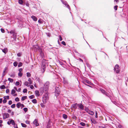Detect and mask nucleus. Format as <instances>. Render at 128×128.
<instances>
[{"instance_id": "61", "label": "nucleus", "mask_w": 128, "mask_h": 128, "mask_svg": "<svg viewBox=\"0 0 128 128\" xmlns=\"http://www.w3.org/2000/svg\"><path fill=\"white\" fill-rule=\"evenodd\" d=\"M10 76L11 77H14L15 76V74H11L10 75Z\"/></svg>"}, {"instance_id": "26", "label": "nucleus", "mask_w": 128, "mask_h": 128, "mask_svg": "<svg viewBox=\"0 0 128 128\" xmlns=\"http://www.w3.org/2000/svg\"><path fill=\"white\" fill-rule=\"evenodd\" d=\"M88 113L89 114L92 115L94 114V112L91 110H90V111H89Z\"/></svg>"}, {"instance_id": "41", "label": "nucleus", "mask_w": 128, "mask_h": 128, "mask_svg": "<svg viewBox=\"0 0 128 128\" xmlns=\"http://www.w3.org/2000/svg\"><path fill=\"white\" fill-rule=\"evenodd\" d=\"M28 81L29 82V83H30L31 84L32 83V81L31 79L30 78H29L28 80Z\"/></svg>"}, {"instance_id": "10", "label": "nucleus", "mask_w": 128, "mask_h": 128, "mask_svg": "<svg viewBox=\"0 0 128 128\" xmlns=\"http://www.w3.org/2000/svg\"><path fill=\"white\" fill-rule=\"evenodd\" d=\"M78 104L77 103H76L72 105V107L74 108V109L77 108L78 106Z\"/></svg>"}, {"instance_id": "22", "label": "nucleus", "mask_w": 128, "mask_h": 128, "mask_svg": "<svg viewBox=\"0 0 128 128\" xmlns=\"http://www.w3.org/2000/svg\"><path fill=\"white\" fill-rule=\"evenodd\" d=\"M2 52L4 53L5 54H6L7 52V50L6 48H5L4 49H2Z\"/></svg>"}, {"instance_id": "17", "label": "nucleus", "mask_w": 128, "mask_h": 128, "mask_svg": "<svg viewBox=\"0 0 128 128\" xmlns=\"http://www.w3.org/2000/svg\"><path fill=\"white\" fill-rule=\"evenodd\" d=\"M24 85L27 86H29L30 84H31L29 83V82H28L27 81H26L24 82Z\"/></svg>"}, {"instance_id": "13", "label": "nucleus", "mask_w": 128, "mask_h": 128, "mask_svg": "<svg viewBox=\"0 0 128 128\" xmlns=\"http://www.w3.org/2000/svg\"><path fill=\"white\" fill-rule=\"evenodd\" d=\"M60 90H58L57 91H55V96H58L60 94Z\"/></svg>"}, {"instance_id": "47", "label": "nucleus", "mask_w": 128, "mask_h": 128, "mask_svg": "<svg viewBox=\"0 0 128 128\" xmlns=\"http://www.w3.org/2000/svg\"><path fill=\"white\" fill-rule=\"evenodd\" d=\"M20 84V83L18 82H16L15 84V85L16 86H18Z\"/></svg>"}, {"instance_id": "49", "label": "nucleus", "mask_w": 128, "mask_h": 128, "mask_svg": "<svg viewBox=\"0 0 128 128\" xmlns=\"http://www.w3.org/2000/svg\"><path fill=\"white\" fill-rule=\"evenodd\" d=\"M24 112H26L28 110V108H24Z\"/></svg>"}, {"instance_id": "54", "label": "nucleus", "mask_w": 128, "mask_h": 128, "mask_svg": "<svg viewBox=\"0 0 128 128\" xmlns=\"http://www.w3.org/2000/svg\"><path fill=\"white\" fill-rule=\"evenodd\" d=\"M21 54L19 52L18 53L17 55L18 56L20 57L21 56Z\"/></svg>"}, {"instance_id": "40", "label": "nucleus", "mask_w": 128, "mask_h": 128, "mask_svg": "<svg viewBox=\"0 0 128 128\" xmlns=\"http://www.w3.org/2000/svg\"><path fill=\"white\" fill-rule=\"evenodd\" d=\"M38 22L40 24H42L43 23V21L42 20L40 19L38 20Z\"/></svg>"}, {"instance_id": "43", "label": "nucleus", "mask_w": 128, "mask_h": 128, "mask_svg": "<svg viewBox=\"0 0 128 128\" xmlns=\"http://www.w3.org/2000/svg\"><path fill=\"white\" fill-rule=\"evenodd\" d=\"M16 106V104H12L11 107L12 108H14Z\"/></svg>"}, {"instance_id": "28", "label": "nucleus", "mask_w": 128, "mask_h": 128, "mask_svg": "<svg viewBox=\"0 0 128 128\" xmlns=\"http://www.w3.org/2000/svg\"><path fill=\"white\" fill-rule=\"evenodd\" d=\"M8 80L10 82H12L13 81V80L11 79L10 78H8Z\"/></svg>"}, {"instance_id": "27", "label": "nucleus", "mask_w": 128, "mask_h": 128, "mask_svg": "<svg viewBox=\"0 0 128 128\" xmlns=\"http://www.w3.org/2000/svg\"><path fill=\"white\" fill-rule=\"evenodd\" d=\"M63 117L64 119H66L67 118V115L65 114H63Z\"/></svg>"}, {"instance_id": "8", "label": "nucleus", "mask_w": 128, "mask_h": 128, "mask_svg": "<svg viewBox=\"0 0 128 128\" xmlns=\"http://www.w3.org/2000/svg\"><path fill=\"white\" fill-rule=\"evenodd\" d=\"M9 116V115L8 114L5 113L3 115V118L4 119H5L6 118H8Z\"/></svg>"}, {"instance_id": "30", "label": "nucleus", "mask_w": 128, "mask_h": 128, "mask_svg": "<svg viewBox=\"0 0 128 128\" xmlns=\"http://www.w3.org/2000/svg\"><path fill=\"white\" fill-rule=\"evenodd\" d=\"M22 62H20L18 64V67H20L22 66Z\"/></svg>"}, {"instance_id": "15", "label": "nucleus", "mask_w": 128, "mask_h": 128, "mask_svg": "<svg viewBox=\"0 0 128 128\" xmlns=\"http://www.w3.org/2000/svg\"><path fill=\"white\" fill-rule=\"evenodd\" d=\"M63 82L64 84H68V82L66 78H63Z\"/></svg>"}, {"instance_id": "44", "label": "nucleus", "mask_w": 128, "mask_h": 128, "mask_svg": "<svg viewBox=\"0 0 128 128\" xmlns=\"http://www.w3.org/2000/svg\"><path fill=\"white\" fill-rule=\"evenodd\" d=\"M27 76L28 77H30V74L29 72H28L26 73Z\"/></svg>"}, {"instance_id": "60", "label": "nucleus", "mask_w": 128, "mask_h": 128, "mask_svg": "<svg viewBox=\"0 0 128 128\" xmlns=\"http://www.w3.org/2000/svg\"><path fill=\"white\" fill-rule=\"evenodd\" d=\"M59 39L60 41H61L62 40V38L60 35L59 36Z\"/></svg>"}, {"instance_id": "6", "label": "nucleus", "mask_w": 128, "mask_h": 128, "mask_svg": "<svg viewBox=\"0 0 128 128\" xmlns=\"http://www.w3.org/2000/svg\"><path fill=\"white\" fill-rule=\"evenodd\" d=\"M78 109L79 110H83L84 109V106L82 104L80 103L78 104Z\"/></svg>"}, {"instance_id": "19", "label": "nucleus", "mask_w": 128, "mask_h": 128, "mask_svg": "<svg viewBox=\"0 0 128 128\" xmlns=\"http://www.w3.org/2000/svg\"><path fill=\"white\" fill-rule=\"evenodd\" d=\"M100 90L101 92L104 94H105V93L106 92L102 88H100Z\"/></svg>"}, {"instance_id": "42", "label": "nucleus", "mask_w": 128, "mask_h": 128, "mask_svg": "<svg viewBox=\"0 0 128 128\" xmlns=\"http://www.w3.org/2000/svg\"><path fill=\"white\" fill-rule=\"evenodd\" d=\"M80 124L82 126H84L85 125V124L84 123L82 122H80Z\"/></svg>"}, {"instance_id": "35", "label": "nucleus", "mask_w": 128, "mask_h": 128, "mask_svg": "<svg viewBox=\"0 0 128 128\" xmlns=\"http://www.w3.org/2000/svg\"><path fill=\"white\" fill-rule=\"evenodd\" d=\"M91 121L92 123L94 124H96V122L94 120H91Z\"/></svg>"}, {"instance_id": "32", "label": "nucleus", "mask_w": 128, "mask_h": 128, "mask_svg": "<svg viewBox=\"0 0 128 128\" xmlns=\"http://www.w3.org/2000/svg\"><path fill=\"white\" fill-rule=\"evenodd\" d=\"M14 65L15 67L17 66L18 64V63L16 62H15L14 63Z\"/></svg>"}, {"instance_id": "50", "label": "nucleus", "mask_w": 128, "mask_h": 128, "mask_svg": "<svg viewBox=\"0 0 128 128\" xmlns=\"http://www.w3.org/2000/svg\"><path fill=\"white\" fill-rule=\"evenodd\" d=\"M15 100L16 102H18L19 101V99L18 97H17L16 98Z\"/></svg>"}, {"instance_id": "62", "label": "nucleus", "mask_w": 128, "mask_h": 128, "mask_svg": "<svg viewBox=\"0 0 128 128\" xmlns=\"http://www.w3.org/2000/svg\"><path fill=\"white\" fill-rule=\"evenodd\" d=\"M26 124H30V122L28 120H27L26 121Z\"/></svg>"}, {"instance_id": "20", "label": "nucleus", "mask_w": 128, "mask_h": 128, "mask_svg": "<svg viewBox=\"0 0 128 128\" xmlns=\"http://www.w3.org/2000/svg\"><path fill=\"white\" fill-rule=\"evenodd\" d=\"M35 93L36 95L37 96H39L40 94H39V92H38V91L36 90L35 92Z\"/></svg>"}, {"instance_id": "56", "label": "nucleus", "mask_w": 128, "mask_h": 128, "mask_svg": "<svg viewBox=\"0 0 128 128\" xmlns=\"http://www.w3.org/2000/svg\"><path fill=\"white\" fill-rule=\"evenodd\" d=\"M21 106H20L21 107V108H23L24 107V105L23 104H21Z\"/></svg>"}, {"instance_id": "48", "label": "nucleus", "mask_w": 128, "mask_h": 128, "mask_svg": "<svg viewBox=\"0 0 128 128\" xmlns=\"http://www.w3.org/2000/svg\"><path fill=\"white\" fill-rule=\"evenodd\" d=\"M104 94H105L106 96H108V97H110V96L106 92Z\"/></svg>"}, {"instance_id": "7", "label": "nucleus", "mask_w": 128, "mask_h": 128, "mask_svg": "<svg viewBox=\"0 0 128 128\" xmlns=\"http://www.w3.org/2000/svg\"><path fill=\"white\" fill-rule=\"evenodd\" d=\"M8 68L7 67H5L4 70L2 74V76H4L6 74L8 70Z\"/></svg>"}, {"instance_id": "9", "label": "nucleus", "mask_w": 128, "mask_h": 128, "mask_svg": "<svg viewBox=\"0 0 128 128\" xmlns=\"http://www.w3.org/2000/svg\"><path fill=\"white\" fill-rule=\"evenodd\" d=\"M38 51L40 52V54L42 57H43L44 56V54L42 52V49L40 48Z\"/></svg>"}, {"instance_id": "23", "label": "nucleus", "mask_w": 128, "mask_h": 128, "mask_svg": "<svg viewBox=\"0 0 128 128\" xmlns=\"http://www.w3.org/2000/svg\"><path fill=\"white\" fill-rule=\"evenodd\" d=\"M21 103L20 102H18L16 104V106L18 108H19L21 106Z\"/></svg>"}, {"instance_id": "58", "label": "nucleus", "mask_w": 128, "mask_h": 128, "mask_svg": "<svg viewBox=\"0 0 128 128\" xmlns=\"http://www.w3.org/2000/svg\"><path fill=\"white\" fill-rule=\"evenodd\" d=\"M58 90H60L58 87H56V88L55 91H57Z\"/></svg>"}, {"instance_id": "16", "label": "nucleus", "mask_w": 128, "mask_h": 128, "mask_svg": "<svg viewBox=\"0 0 128 128\" xmlns=\"http://www.w3.org/2000/svg\"><path fill=\"white\" fill-rule=\"evenodd\" d=\"M31 18L34 21H36L37 20V18L35 16H31Z\"/></svg>"}, {"instance_id": "5", "label": "nucleus", "mask_w": 128, "mask_h": 128, "mask_svg": "<svg viewBox=\"0 0 128 128\" xmlns=\"http://www.w3.org/2000/svg\"><path fill=\"white\" fill-rule=\"evenodd\" d=\"M33 48L36 51H38L40 48V47L38 45H34L33 46Z\"/></svg>"}, {"instance_id": "21", "label": "nucleus", "mask_w": 128, "mask_h": 128, "mask_svg": "<svg viewBox=\"0 0 128 128\" xmlns=\"http://www.w3.org/2000/svg\"><path fill=\"white\" fill-rule=\"evenodd\" d=\"M85 82L88 84L90 85H92V83L90 81H89L88 80H85Z\"/></svg>"}, {"instance_id": "63", "label": "nucleus", "mask_w": 128, "mask_h": 128, "mask_svg": "<svg viewBox=\"0 0 128 128\" xmlns=\"http://www.w3.org/2000/svg\"><path fill=\"white\" fill-rule=\"evenodd\" d=\"M9 90L8 89H7L6 90V93H7L9 92Z\"/></svg>"}, {"instance_id": "57", "label": "nucleus", "mask_w": 128, "mask_h": 128, "mask_svg": "<svg viewBox=\"0 0 128 128\" xmlns=\"http://www.w3.org/2000/svg\"><path fill=\"white\" fill-rule=\"evenodd\" d=\"M96 116H95V117L96 118H97L98 117V116H97V114H98V113H97V111H96Z\"/></svg>"}, {"instance_id": "14", "label": "nucleus", "mask_w": 128, "mask_h": 128, "mask_svg": "<svg viewBox=\"0 0 128 128\" xmlns=\"http://www.w3.org/2000/svg\"><path fill=\"white\" fill-rule=\"evenodd\" d=\"M48 99L43 97L42 98V101L44 103H45L46 101H47Z\"/></svg>"}, {"instance_id": "31", "label": "nucleus", "mask_w": 128, "mask_h": 128, "mask_svg": "<svg viewBox=\"0 0 128 128\" xmlns=\"http://www.w3.org/2000/svg\"><path fill=\"white\" fill-rule=\"evenodd\" d=\"M16 92V91L14 89H12L11 91V94H14Z\"/></svg>"}, {"instance_id": "39", "label": "nucleus", "mask_w": 128, "mask_h": 128, "mask_svg": "<svg viewBox=\"0 0 128 128\" xmlns=\"http://www.w3.org/2000/svg\"><path fill=\"white\" fill-rule=\"evenodd\" d=\"M32 102L34 103H36L37 102V101L36 99H34L32 100Z\"/></svg>"}, {"instance_id": "59", "label": "nucleus", "mask_w": 128, "mask_h": 128, "mask_svg": "<svg viewBox=\"0 0 128 128\" xmlns=\"http://www.w3.org/2000/svg\"><path fill=\"white\" fill-rule=\"evenodd\" d=\"M118 127L119 128H122V126L120 124L118 125Z\"/></svg>"}, {"instance_id": "53", "label": "nucleus", "mask_w": 128, "mask_h": 128, "mask_svg": "<svg viewBox=\"0 0 128 128\" xmlns=\"http://www.w3.org/2000/svg\"><path fill=\"white\" fill-rule=\"evenodd\" d=\"M12 100H10L8 102V104H9L11 105V104H12Z\"/></svg>"}, {"instance_id": "45", "label": "nucleus", "mask_w": 128, "mask_h": 128, "mask_svg": "<svg viewBox=\"0 0 128 128\" xmlns=\"http://www.w3.org/2000/svg\"><path fill=\"white\" fill-rule=\"evenodd\" d=\"M22 75V74L21 72H19L18 73V76H19L21 77Z\"/></svg>"}, {"instance_id": "52", "label": "nucleus", "mask_w": 128, "mask_h": 128, "mask_svg": "<svg viewBox=\"0 0 128 128\" xmlns=\"http://www.w3.org/2000/svg\"><path fill=\"white\" fill-rule=\"evenodd\" d=\"M62 44L64 46L66 45V44L65 42L64 41H62Z\"/></svg>"}, {"instance_id": "29", "label": "nucleus", "mask_w": 128, "mask_h": 128, "mask_svg": "<svg viewBox=\"0 0 128 128\" xmlns=\"http://www.w3.org/2000/svg\"><path fill=\"white\" fill-rule=\"evenodd\" d=\"M21 124L22 126L23 127H26L27 126L26 124L23 123H21Z\"/></svg>"}, {"instance_id": "37", "label": "nucleus", "mask_w": 128, "mask_h": 128, "mask_svg": "<svg viewBox=\"0 0 128 128\" xmlns=\"http://www.w3.org/2000/svg\"><path fill=\"white\" fill-rule=\"evenodd\" d=\"M10 33L11 34H12L13 35H14V34H15V32L14 31H13L12 30H11V31H10Z\"/></svg>"}, {"instance_id": "64", "label": "nucleus", "mask_w": 128, "mask_h": 128, "mask_svg": "<svg viewBox=\"0 0 128 128\" xmlns=\"http://www.w3.org/2000/svg\"><path fill=\"white\" fill-rule=\"evenodd\" d=\"M14 128H18V127L17 124L16 125H15L14 126Z\"/></svg>"}, {"instance_id": "34", "label": "nucleus", "mask_w": 128, "mask_h": 128, "mask_svg": "<svg viewBox=\"0 0 128 128\" xmlns=\"http://www.w3.org/2000/svg\"><path fill=\"white\" fill-rule=\"evenodd\" d=\"M4 99L3 100V103L5 104L7 100L6 98L4 97Z\"/></svg>"}, {"instance_id": "24", "label": "nucleus", "mask_w": 128, "mask_h": 128, "mask_svg": "<svg viewBox=\"0 0 128 128\" xmlns=\"http://www.w3.org/2000/svg\"><path fill=\"white\" fill-rule=\"evenodd\" d=\"M26 98H27V96H23L22 97L21 100L22 101H24Z\"/></svg>"}, {"instance_id": "38", "label": "nucleus", "mask_w": 128, "mask_h": 128, "mask_svg": "<svg viewBox=\"0 0 128 128\" xmlns=\"http://www.w3.org/2000/svg\"><path fill=\"white\" fill-rule=\"evenodd\" d=\"M5 88V86L4 85L0 87V88L1 89H4Z\"/></svg>"}, {"instance_id": "11", "label": "nucleus", "mask_w": 128, "mask_h": 128, "mask_svg": "<svg viewBox=\"0 0 128 128\" xmlns=\"http://www.w3.org/2000/svg\"><path fill=\"white\" fill-rule=\"evenodd\" d=\"M62 3L64 4L65 6L67 7V8H68L69 9H70V7L69 6V5L66 2H62Z\"/></svg>"}, {"instance_id": "51", "label": "nucleus", "mask_w": 128, "mask_h": 128, "mask_svg": "<svg viewBox=\"0 0 128 128\" xmlns=\"http://www.w3.org/2000/svg\"><path fill=\"white\" fill-rule=\"evenodd\" d=\"M0 30H1V32L2 33H4V32H5L3 28H1Z\"/></svg>"}, {"instance_id": "36", "label": "nucleus", "mask_w": 128, "mask_h": 128, "mask_svg": "<svg viewBox=\"0 0 128 128\" xmlns=\"http://www.w3.org/2000/svg\"><path fill=\"white\" fill-rule=\"evenodd\" d=\"M85 110L88 113L90 110L88 108H86L85 109Z\"/></svg>"}, {"instance_id": "4", "label": "nucleus", "mask_w": 128, "mask_h": 128, "mask_svg": "<svg viewBox=\"0 0 128 128\" xmlns=\"http://www.w3.org/2000/svg\"><path fill=\"white\" fill-rule=\"evenodd\" d=\"M7 124L8 125H10L11 124L12 125H14V126L16 124L15 123L14 121L12 119L10 120V121L8 122Z\"/></svg>"}, {"instance_id": "33", "label": "nucleus", "mask_w": 128, "mask_h": 128, "mask_svg": "<svg viewBox=\"0 0 128 128\" xmlns=\"http://www.w3.org/2000/svg\"><path fill=\"white\" fill-rule=\"evenodd\" d=\"M29 98L30 99H32L34 98V95H31L29 96Z\"/></svg>"}, {"instance_id": "55", "label": "nucleus", "mask_w": 128, "mask_h": 128, "mask_svg": "<svg viewBox=\"0 0 128 128\" xmlns=\"http://www.w3.org/2000/svg\"><path fill=\"white\" fill-rule=\"evenodd\" d=\"M117 7L118 6H115L114 7V8L116 10H117Z\"/></svg>"}, {"instance_id": "12", "label": "nucleus", "mask_w": 128, "mask_h": 128, "mask_svg": "<svg viewBox=\"0 0 128 128\" xmlns=\"http://www.w3.org/2000/svg\"><path fill=\"white\" fill-rule=\"evenodd\" d=\"M33 123L34 124H35L36 126H38L39 125L38 122V120L36 119H35L33 122Z\"/></svg>"}, {"instance_id": "25", "label": "nucleus", "mask_w": 128, "mask_h": 128, "mask_svg": "<svg viewBox=\"0 0 128 128\" xmlns=\"http://www.w3.org/2000/svg\"><path fill=\"white\" fill-rule=\"evenodd\" d=\"M18 3L20 4H22L23 3V1L22 0H18Z\"/></svg>"}, {"instance_id": "18", "label": "nucleus", "mask_w": 128, "mask_h": 128, "mask_svg": "<svg viewBox=\"0 0 128 128\" xmlns=\"http://www.w3.org/2000/svg\"><path fill=\"white\" fill-rule=\"evenodd\" d=\"M45 98L48 99V93L47 92H46L44 95V97Z\"/></svg>"}, {"instance_id": "3", "label": "nucleus", "mask_w": 128, "mask_h": 128, "mask_svg": "<svg viewBox=\"0 0 128 128\" xmlns=\"http://www.w3.org/2000/svg\"><path fill=\"white\" fill-rule=\"evenodd\" d=\"M114 70L116 71V73H119L120 71V70L119 68V66L118 65L116 64L114 68Z\"/></svg>"}, {"instance_id": "2", "label": "nucleus", "mask_w": 128, "mask_h": 128, "mask_svg": "<svg viewBox=\"0 0 128 128\" xmlns=\"http://www.w3.org/2000/svg\"><path fill=\"white\" fill-rule=\"evenodd\" d=\"M50 86V82L48 81H47L45 84L44 85V90L46 91H47L48 90Z\"/></svg>"}, {"instance_id": "46", "label": "nucleus", "mask_w": 128, "mask_h": 128, "mask_svg": "<svg viewBox=\"0 0 128 128\" xmlns=\"http://www.w3.org/2000/svg\"><path fill=\"white\" fill-rule=\"evenodd\" d=\"M27 89L24 88L23 90V92L24 93H25L27 92Z\"/></svg>"}, {"instance_id": "1", "label": "nucleus", "mask_w": 128, "mask_h": 128, "mask_svg": "<svg viewBox=\"0 0 128 128\" xmlns=\"http://www.w3.org/2000/svg\"><path fill=\"white\" fill-rule=\"evenodd\" d=\"M42 66L40 70L42 73H44L46 70V63L45 62L42 61Z\"/></svg>"}]
</instances>
